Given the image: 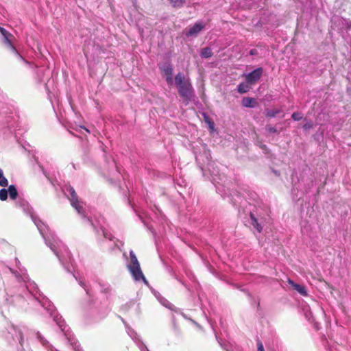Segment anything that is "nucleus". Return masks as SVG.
I'll list each match as a JSON object with an SVG mask.
<instances>
[{"mask_svg": "<svg viewBox=\"0 0 351 351\" xmlns=\"http://www.w3.org/2000/svg\"><path fill=\"white\" fill-rule=\"evenodd\" d=\"M175 84L179 95L187 102L191 101L194 90L190 79L186 77L182 73L179 72L175 77Z\"/></svg>", "mask_w": 351, "mask_h": 351, "instance_id": "nucleus-1", "label": "nucleus"}, {"mask_svg": "<svg viewBox=\"0 0 351 351\" xmlns=\"http://www.w3.org/2000/svg\"><path fill=\"white\" fill-rule=\"evenodd\" d=\"M263 69L261 67L257 68L245 75V80L250 84H254L258 82L262 76Z\"/></svg>", "mask_w": 351, "mask_h": 351, "instance_id": "nucleus-2", "label": "nucleus"}, {"mask_svg": "<svg viewBox=\"0 0 351 351\" xmlns=\"http://www.w3.org/2000/svg\"><path fill=\"white\" fill-rule=\"evenodd\" d=\"M204 27L205 25L202 22H197L192 27L186 29L185 35L187 37L196 36Z\"/></svg>", "mask_w": 351, "mask_h": 351, "instance_id": "nucleus-3", "label": "nucleus"}, {"mask_svg": "<svg viewBox=\"0 0 351 351\" xmlns=\"http://www.w3.org/2000/svg\"><path fill=\"white\" fill-rule=\"evenodd\" d=\"M129 269L135 280L139 281L142 280L145 284H147V281L141 271L140 265H130Z\"/></svg>", "mask_w": 351, "mask_h": 351, "instance_id": "nucleus-4", "label": "nucleus"}, {"mask_svg": "<svg viewBox=\"0 0 351 351\" xmlns=\"http://www.w3.org/2000/svg\"><path fill=\"white\" fill-rule=\"evenodd\" d=\"M241 104L244 107L254 108L256 105V101L252 97H244L242 99Z\"/></svg>", "mask_w": 351, "mask_h": 351, "instance_id": "nucleus-5", "label": "nucleus"}, {"mask_svg": "<svg viewBox=\"0 0 351 351\" xmlns=\"http://www.w3.org/2000/svg\"><path fill=\"white\" fill-rule=\"evenodd\" d=\"M289 282L292 285L294 289L296 290L299 293L304 296L307 295V291L304 286L294 283L292 280H289Z\"/></svg>", "mask_w": 351, "mask_h": 351, "instance_id": "nucleus-6", "label": "nucleus"}, {"mask_svg": "<svg viewBox=\"0 0 351 351\" xmlns=\"http://www.w3.org/2000/svg\"><path fill=\"white\" fill-rule=\"evenodd\" d=\"M250 219H251V224L252 226L258 232H261L263 228L262 226L258 223L257 219L255 217L254 215L252 213H250Z\"/></svg>", "mask_w": 351, "mask_h": 351, "instance_id": "nucleus-7", "label": "nucleus"}, {"mask_svg": "<svg viewBox=\"0 0 351 351\" xmlns=\"http://www.w3.org/2000/svg\"><path fill=\"white\" fill-rule=\"evenodd\" d=\"M7 190H8V193H9L10 199H16L17 198L18 191L14 185H10Z\"/></svg>", "mask_w": 351, "mask_h": 351, "instance_id": "nucleus-8", "label": "nucleus"}, {"mask_svg": "<svg viewBox=\"0 0 351 351\" xmlns=\"http://www.w3.org/2000/svg\"><path fill=\"white\" fill-rule=\"evenodd\" d=\"M165 76L173 75V67L171 64H167L160 68Z\"/></svg>", "mask_w": 351, "mask_h": 351, "instance_id": "nucleus-9", "label": "nucleus"}, {"mask_svg": "<svg viewBox=\"0 0 351 351\" xmlns=\"http://www.w3.org/2000/svg\"><path fill=\"white\" fill-rule=\"evenodd\" d=\"M213 53L210 48L205 47L202 49L200 56L204 58H208L213 56Z\"/></svg>", "mask_w": 351, "mask_h": 351, "instance_id": "nucleus-10", "label": "nucleus"}, {"mask_svg": "<svg viewBox=\"0 0 351 351\" xmlns=\"http://www.w3.org/2000/svg\"><path fill=\"white\" fill-rule=\"evenodd\" d=\"M67 191L69 193L70 196H71L69 197L70 202H73V201H76L78 199L77 195L75 189L72 186H69L67 188Z\"/></svg>", "mask_w": 351, "mask_h": 351, "instance_id": "nucleus-11", "label": "nucleus"}, {"mask_svg": "<svg viewBox=\"0 0 351 351\" xmlns=\"http://www.w3.org/2000/svg\"><path fill=\"white\" fill-rule=\"evenodd\" d=\"M71 206L77 211L79 214H84V208L80 204L79 200L71 202Z\"/></svg>", "mask_w": 351, "mask_h": 351, "instance_id": "nucleus-12", "label": "nucleus"}, {"mask_svg": "<svg viewBox=\"0 0 351 351\" xmlns=\"http://www.w3.org/2000/svg\"><path fill=\"white\" fill-rule=\"evenodd\" d=\"M249 89L250 87L248 86L247 84L245 83H241L237 87V90L241 94L247 93L249 90Z\"/></svg>", "mask_w": 351, "mask_h": 351, "instance_id": "nucleus-13", "label": "nucleus"}, {"mask_svg": "<svg viewBox=\"0 0 351 351\" xmlns=\"http://www.w3.org/2000/svg\"><path fill=\"white\" fill-rule=\"evenodd\" d=\"M3 36V38H4V43L8 45V46H10L12 47V38L13 37V36L8 32H6V34H3L2 35Z\"/></svg>", "mask_w": 351, "mask_h": 351, "instance_id": "nucleus-14", "label": "nucleus"}, {"mask_svg": "<svg viewBox=\"0 0 351 351\" xmlns=\"http://www.w3.org/2000/svg\"><path fill=\"white\" fill-rule=\"evenodd\" d=\"M8 185L7 178L3 176V171L0 169V186L5 187Z\"/></svg>", "mask_w": 351, "mask_h": 351, "instance_id": "nucleus-15", "label": "nucleus"}, {"mask_svg": "<svg viewBox=\"0 0 351 351\" xmlns=\"http://www.w3.org/2000/svg\"><path fill=\"white\" fill-rule=\"evenodd\" d=\"M280 110L273 109V110H267L266 112V116L269 118H272L276 117L278 114L280 113Z\"/></svg>", "mask_w": 351, "mask_h": 351, "instance_id": "nucleus-16", "label": "nucleus"}, {"mask_svg": "<svg viewBox=\"0 0 351 351\" xmlns=\"http://www.w3.org/2000/svg\"><path fill=\"white\" fill-rule=\"evenodd\" d=\"M8 190L2 189L0 190V199L1 201H5L8 198Z\"/></svg>", "mask_w": 351, "mask_h": 351, "instance_id": "nucleus-17", "label": "nucleus"}, {"mask_svg": "<svg viewBox=\"0 0 351 351\" xmlns=\"http://www.w3.org/2000/svg\"><path fill=\"white\" fill-rule=\"evenodd\" d=\"M130 255L131 259V265H140L136 255L133 253V252H130Z\"/></svg>", "mask_w": 351, "mask_h": 351, "instance_id": "nucleus-18", "label": "nucleus"}, {"mask_svg": "<svg viewBox=\"0 0 351 351\" xmlns=\"http://www.w3.org/2000/svg\"><path fill=\"white\" fill-rule=\"evenodd\" d=\"M291 117L295 121H300L302 118V114L299 112H293Z\"/></svg>", "mask_w": 351, "mask_h": 351, "instance_id": "nucleus-19", "label": "nucleus"}, {"mask_svg": "<svg viewBox=\"0 0 351 351\" xmlns=\"http://www.w3.org/2000/svg\"><path fill=\"white\" fill-rule=\"evenodd\" d=\"M266 130L270 133L277 132V130L276 129V128H274L270 125H266Z\"/></svg>", "mask_w": 351, "mask_h": 351, "instance_id": "nucleus-20", "label": "nucleus"}, {"mask_svg": "<svg viewBox=\"0 0 351 351\" xmlns=\"http://www.w3.org/2000/svg\"><path fill=\"white\" fill-rule=\"evenodd\" d=\"M165 80L169 85H172L173 83V75L165 76Z\"/></svg>", "mask_w": 351, "mask_h": 351, "instance_id": "nucleus-21", "label": "nucleus"}, {"mask_svg": "<svg viewBox=\"0 0 351 351\" xmlns=\"http://www.w3.org/2000/svg\"><path fill=\"white\" fill-rule=\"evenodd\" d=\"M303 127L305 130L311 129L313 128V123L311 121L307 122L304 125Z\"/></svg>", "mask_w": 351, "mask_h": 351, "instance_id": "nucleus-22", "label": "nucleus"}, {"mask_svg": "<svg viewBox=\"0 0 351 351\" xmlns=\"http://www.w3.org/2000/svg\"><path fill=\"white\" fill-rule=\"evenodd\" d=\"M258 351H265L263 345L261 341H258L257 343Z\"/></svg>", "mask_w": 351, "mask_h": 351, "instance_id": "nucleus-23", "label": "nucleus"}, {"mask_svg": "<svg viewBox=\"0 0 351 351\" xmlns=\"http://www.w3.org/2000/svg\"><path fill=\"white\" fill-rule=\"evenodd\" d=\"M8 32V31H7L5 29H4L3 27H0V32H1V34L2 35H3V34H6V32Z\"/></svg>", "mask_w": 351, "mask_h": 351, "instance_id": "nucleus-24", "label": "nucleus"}, {"mask_svg": "<svg viewBox=\"0 0 351 351\" xmlns=\"http://www.w3.org/2000/svg\"><path fill=\"white\" fill-rule=\"evenodd\" d=\"M250 55H255V54H256V49H252V50L250 51Z\"/></svg>", "mask_w": 351, "mask_h": 351, "instance_id": "nucleus-25", "label": "nucleus"}, {"mask_svg": "<svg viewBox=\"0 0 351 351\" xmlns=\"http://www.w3.org/2000/svg\"><path fill=\"white\" fill-rule=\"evenodd\" d=\"M209 125H210V129L213 130V128H214V123H213V122L210 121L209 122Z\"/></svg>", "mask_w": 351, "mask_h": 351, "instance_id": "nucleus-26", "label": "nucleus"}, {"mask_svg": "<svg viewBox=\"0 0 351 351\" xmlns=\"http://www.w3.org/2000/svg\"><path fill=\"white\" fill-rule=\"evenodd\" d=\"M348 28L351 29V22L348 25Z\"/></svg>", "mask_w": 351, "mask_h": 351, "instance_id": "nucleus-27", "label": "nucleus"}, {"mask_svg": "<svg viewBox=\"0 0 351 351\" xmlns=\"http://www.w3.org/2000/svg\"><path fill=\"white\" fill-rule=\"evenodd\" d=\"M262 147H263V149H265V148H266V145H263Z\"/></svg>", "mask_w": 351, "mask_h": 351, "instance_id": "nucleus-28", "label": "nucleus"}]
</instances>
